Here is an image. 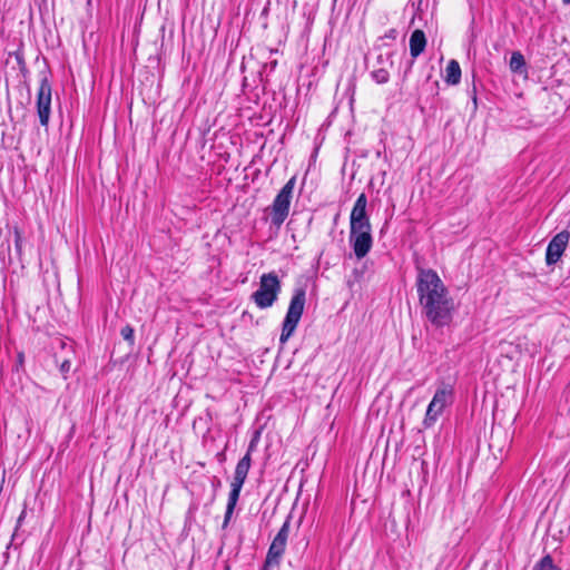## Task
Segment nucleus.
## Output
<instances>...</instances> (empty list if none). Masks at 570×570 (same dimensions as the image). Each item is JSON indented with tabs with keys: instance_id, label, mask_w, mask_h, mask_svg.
<instances>
[{
	"instance_id": "nucleus-10",
	"label": "nucleus",
	"mask_w": 570,
	"mask_h": 570,
	"mask_svg": "<svg viewBox=\"0 0 570 570\" xmlns=\"http://www.w3.org/2000/svg\"><path fill=\"white\" fill-rule=\"evenodd\" d=\"M256 449V441L252 440L248 444L246 454L236 464L233 481L245 483L252 464V452Z\"/></svg>"
},
{
	"instance_id": "nucleus-14",
	"label": "nucleus",
	"mask_w": 570,
	"mask_h": 570,
	"mask_svg": "<svg viewBox=\"0 0 570 570\" xmlns=\"http://www.w3.org/2000/svg\"><path fill=\"white\" fill-rule=\"evenodd\" d=\"M445 82L448 85H458L461 80V68L456 60L452 59L448 62L446 69H445Z\"/></svg>"
},
{
	"instance_id": "nucleus-17",
	"label": "nucleus",
	"mask_w": 570,
	"mask_h": 570,
	"mask_svg": "<svg viewBox=\"0 0 570 570\" xmlns=\"http://www.w3.org/2000/svg\"><path fill=\"white\" fill-rule=\"evenodd\" d=\"M243 485H244V483L232 481L230 492L228 494V501H227L228 507H234V508L236 507Z\"/></svg>"
},
{
	"instance_id": "nucleus-20",
	"label": "nucleus",
	"mask_w": 570,
	"mask_h": 570,
	"mask_svg": "<svg viewBox=\"0 0 570 570\" xmlns=\"http://www.w3.org/2000/svg\"><path fill=\"white\" fill-rule=\"evenodd\" d=\"M135 331L134 328L130 326V325H126L121 328L120 331V334L122 336V338L128 342V344L130 346H134L135 344V335H134Z\"/></svg>"
},
{
	"instance_id": "nucleus-8",
	"label": "nucleus",
	"mask_w": 570,
	"mask_h": 570,
	"mask_svg": "<svg viewBox=\"0 0 570 570\" xmlns=\"http://www.w3.org/2000/svg\"><path fill=\"white\" fill-rule=\"evenodd\" d=\"M367 197L364 193L358 195L350 215V229L372 228L370 217L366 213Z\"/></svg>"
},
{
	"instance_id": "nucleus-19",
	"label": "nucleus",
	"mask_w": 570,
	"mask_h": 570,
	"mask_svg": "<svg viewBox=\"0 0 570 570\" xmlns=\"http://www.w3.org/2000/svg\"><path fill=\"white\" fill-rule=\"evenodd\" d=\"M371 76H372V79L379 83V85H383V83H386L390 79V73L386 69L384 68H380V69H376V70H373L371 72Z\"/></svg>"
},
{
	"instance_id": "nucleus-21",
	"label": "nucleus",
	"mask_w": 570,
	"mask_h": 570,
	"mask_svg": "<svg viewBox=\"0 0 570 570\" xmlns=\"http://www.w3.org/2000/svg\"><path fill=\"white\" fill-rule=\"evenodd\" d=\"M14 234V246L19 257L22 255V234L18 227L13 228Z\"/></svg>"
},
{
	"instance_id": "nucleus-3",
	"label": "nucleus",
	"mask_w": 570,
	"mask_h": 570,
	"mask_svg": "<svg viewBox=\"0 0 570 570\" xmlns=\"http://www.w3.org/2000/svg\"><path fill=\"white\" fill-rule=\"evenodd\" d=\"M279 292L278 276L274 272L266 273L261 276L258 289L252 294V299L257 307L265 309L277 301Z\"/></svg>"
},
{
	"instance_id": "nucleus-2",
	"label": "nucleus",
	"mask_w": 570,
	"mask_h": 570,
	"mask_svg": "<svg viewBox=\"0 0 570 570\" xmlns=\"http://www.w3.org/2000/svg\"><path fill=\"white\" fill-rule=\"evenodd\" d=\"M306 302V292L303 287L295 288L291 298L289 306L282 325L279 343L285 344L294 334L298 322L303 315Z\"/></svg>"
},
{
	"instance_id": "nucleus-1",
	"label": "nucleus",
	"mask_w": 570,
	"mask_h": 570,
	"mask_svg": "<svg viewBox=\"0 0 570 570\" xmlns=\"http://www.w3.org/2000/svg\"><path fill=\"white\" fill-rule=\"evenodd\" d=\"M416 291L422 312L436 327L449 325L452 321L454 302L449 289L432 268H417Z\"/></svg>"
},
{
	"instance_id": "nucleus-5",
	"label": "nucleus",
	"mask_w": 570,
	"mask_h": 570,
	"mask_svg": "<svg viewBox=\"0 0 570 570\" xmlns=\"http://www.w3.org/2000/svg\"><path fill=\"white\" fill-rule=\"evenodd\" d=\"M453 402V387L450 384L439 386L428 405L424 420L422 422L425 429L432 428L443 413L444 409Z\"/></svg>"
},
{
	"instance_id": "nucleus-18",
	"label": "nucleus",
	"mask_w": 570,
	"mask_h": 570,
	"mask_svg": "<svg viewBox=\"0 0 570 570\" xmlns=\"http://www.w3.org/2000/svg\"><path fill=\"white\" fill-rule=\"evenodd\" d=\"M291 519H292V515L288 514L286 520H285V522L283 523L282 528L279 529V531L275 535L274 541L287 544V539H288V535H289Z\"/></svg>"
},
{
	"instance_id": "nucleus-6",
	"label": "nucleus",
	"mask_w": 570,
	"mask_h": 570,
	"mask_svg": "<svg viewBox=\"0 0 570 570\" xmlns=\"http://www.w3.org/2000/svg\"><path fill=\"white\" fill-rule=\"evenodd\" d=\"M40 86L37 94V114L41 126H48L51 114L52 88L49 81L50 70L43 69L38 75Z\"/></svg>"
},
{
	"instance_id": "nucleus-25",
	"label": "nucleus",
	"mask_w": 570,
	"mask_h": 570,
	"mask_svg": "<svg viewBox=\"0 0 570 570\" xmlns=\"http://www.w3.org/2000/svg\"><path fill=\"white\" fill-rule=\"evenodd\" d=\"M24 513H26V512H24V511H22V513L20 514V517H19V519H18V523H20V522L22 521V519H23V517H24Z\"/></svg>"
},
{
	"instance_id": "nucleus-26",
	"label": "nucleus",
	"mask_w": 570,
	"mask_h": 570,
	"mask_svg": "<svg viewBox=\"0 0 570 570\" xmlns=\"http://www.w3.org/2000/svg\"><path fill=\"white\" fill-rule=\"evenodd\" d=\"M18 358H19V362H20V363H22V361H23V355L20 353V354L18 355Z\"/></svg>"
},
{
	"instance_id": "nucleus-15",
	"label": "nucleus",
	"mask_w": 570,
	"mask_h": 570,
	"mask_svg": "<svg viewBox=\"0 0 570 570\" xmlns=\"http://www.w3.org/2000/svg\"><path fill=\"white\" fill-rule=\"evenodd\" d=\"M525 68V59L520 51H514L510 58V69L513 72L521 73Z\"/></svg>"
},
{
	"instance_id": "nucleus-12",
	"label": "nucleus",
	"mask_w": 570,
	"mask_h": 570,
	"mask_svg": "<svg viewBox=\"0 0 570 570\" xmlns=\"http://www.w3.org/2000/svg\"><path fill=\"white\" fill-rule=\"evenodd\" d=\"M285 548L286 544L273 540L268 548L263 570H267L272 566H278Z\"/></svg>"
},
{
	"instance_id": "nucleus-13",
	"label": "nucleus",
	"mask_w": 570,
	"mask_h": 570,
	"mask_svg": "<svg viewBox=\"0 0 570 570\" xmlns=\"http://www.w3.org/2000/svg\"><path fill=\"white\" fill-rule=\"evenodd\" d=\"M285 548L286 544L273 540L268 548L263 570H267L272 566H278Z\"/></svg>"
},
{
	"instance_id": "nucleus-7",
	"label": "nucleus",
	"mask_w": 570,
	"mask_h": 570,
	"mask_svg": "<svg viewBox=\"0 0 570 570\" xmlns=\"http://www.w3.org/2000/svg\"><path fill=\"white\" fill-rule=\"evenodd\" d=\"M372 228L350 229V244L358 259L364 258L373 246Z\"/></svg>"
},
{
	"instance_id": "nucleus-27",
	"label": "nucleus",
	"mask_w": 570,
	"mask_h": 570,
	"mask_svg": "<svg viewBox=\"0 0 570 570\" xmlns=\"http://www.w3.org/2000/svg\"><path fill=\"white\" fill-rule=\"evenodd\" d=\"M564 4H570V0H562Z\"/></svg>"
},
{
	"instance_id": "nucleus-11",
	"label": "nucleus",
	"mask_w": 570,
	"mask_h": 570,
	"mask_svg": "<svg viewBox=\"0 0 570 570\" xmlns=\"http://www.w3.org/2000/svg\"><path fill=\"white\" fill-rule=\"evenodd\" d=\"M425 47V33L421 29L414 30L410 37V53L413 60L416 59L421 53H423Z\"/></svg>"
},
{
	"instance_id": "nucleus-16",
	"label": "nucleus",
	"mask_w": 570,
	"mask_h": 570,
	"mask_svg": "<svg viewBox=\"0 0 570 570\" xmlns=\"http://www.w3.org/2000/svg\"><path fill=\"white\" fill-rule=\"evenodd\" d=\"M532 570H562V569L554 564L553 558L550 554H546L533 566Z\"/></svg>"
},
{
	"instance_id": "nucleus-9",
	"label": "nucleus",
	"mask_w": 570,
	"mask_h": 570,
	"mask_svg": "<svg viewBox=\"0 0 570 570\" xmlns=\"http://www.w3.org/2000/svg\"><path fill=\"white\" fill-rule=\"evenodd\" d=\"M570 238V234L568 230H562L558 233L548 244L546 252V262L548 265L556 264L560 257L562 256L568 242Z\"/></svg>"
},
{
	"instance_id": "nucleus-22",
	"label": "nucleus",
	"mask_w": 570,
	"mask_h": 570,
	"mask_svg": "<svg viewBox=\"0 0 570 570\" xmlns=\"http://www.w3.org/2000/svg\"><path fill=\"white\" fill-rule=\"evenodd\" d=\"M234 510L235 508L234 507H226V512H225V515H224V521H223V524H222V528L223 529H226L229 524V521L232 519V515L234 513Z\"/></svg>"
},
{
	"instance_id": "nucleus-23",
	"label": "nucleus",
	"mask_w": 570,
	"mask_h": 570,
	"mask_svg": "<svg viewBox=\"0 0 570 570\" xmlns=\"http://www.w3.org/2000/svg\"><path fill=\"white\" fill-rule=\"evenodd\" d=\"M71 363L69 360H63L60 364V371L62 373H68L70 371Z\"/></svg>"
},
{
	"instance_id": "nucleus-4",
	"label": "nucleus",
	"mask_w": 570,
	"mask_h": 570,
	"mask_svg": "<svg viewBox=\"0 0 570 570\" xmlns=\"http://www.w3.org/2000/svg\"><path fill=\"white\" fill-rule=\"evenodd\" d=\"M296 178L292 177L276 195L273 204L271 205L269 215L271 223L275 228H279L288 216L293 190L295 187Z\"/></svg>"
},
{
	"instance_id": "nucleus-24",
	"label": "nucleus",
	"mask_w": 570,
	"mask_h": 570,
	"mask_svg": "<svg viewBox=\"0 0 570 570\" xmlns=\"http://www.w3.org/2000/svg\"><path fill=\"white\" fill-rule=\"evenodd\" d=\"M383 38H387V39H391V40H395L396 38V30L395 29H390Z\"/></svg>"
}]
</instances>
